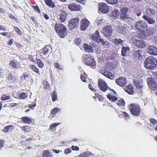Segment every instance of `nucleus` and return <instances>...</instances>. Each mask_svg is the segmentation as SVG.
<instances>
[{
    "label": "nucleus",
    "mask_w": 157,
    "mask_h": 157,
    "mask_svg": "<svg viewBox=\"0 0 157 157\" xmlns=\"http://www.w3.org/2000/svg\"><path fill=\"white\" fill-rule=\"evenodd\" d=\"M54 29L56 33L59 37L64 38L67 34L68 30L66 26L62 24L56 23L54 26Z\"/></svg>",
    "instance_id": "1"
},
{
    "label": "nucleus",
    "mask_w": 157,
    "mask_h": 157,
    "mask_svg": "<svg viewBox=\"0 0 157 157\" xmlns=\"http://www.w3.org/2000/svg\"><path fill=\"white\" fill-rule=\"evenodd\" d=\"M131 40L135 46L138 48H143L146 45V43L143 40L140 34L132 37Z\"/></svg>",
    "instance_id": "2"
},
{
    "label": "nucleus",
    "mask_w": 157,
    "mask_h": 157,
    "mask_svg": "<svg viewBox=\"0 0 157 157\" xmlns=\"http://www.w3.org/2000/svg\"><path fill=\"white\" fill-rule=\"evenodd\" d=\"M144 64L146 69L149 70H153L157 65V61L154 57L149 56L146 59Z\"/></svg>",
    "instance_id": "3"
},
{
    "label": "nucleus",
    "mask_w": 157,
    "mask_h": 157,
    "mask_svg": "<svg viewBox=\"0 0 157 157\" xmlns=\"http://www.w3.org/2000/svg\"><path fill=\"white\" fill-rule=\"evenodd\" d=\"M128 108L132 115L135 116H138L140 115L141 109L139 104L132 103L128 105Z\"/></svg>",
    "instance_id": "4"
},
{
    "label": "nucleus",
    "mask_w": 157,
    "mask_h": 157,
    "mask_svg": "<svg viewBox=\"0 0 157 157\" xmlns=\"http://www.w3.org/2000/svg\"><path fill=\"white\" fill-rule=\"evenodd\" d=\"M82 58L87 65L90 66L93 69L95 68L96 63L93 56L85 54L83 56Z\"/></svg>",
    "instance_id": "5"
},
{
    "label": "nucleus",
    "mask_w": 157,
    "mask_h": 157,
    "mask_svg": "<svg viewBox=\"0 0 157 157\" xmlns=\"http://www.w3.org/2000/svg\"><path fill=\"white\" fill-rule=\"evenodd\" d=\"M147 23L144 21L139 20L136 24L135 28L138 30H143L147 28Z\"/></svg>",
    "instance_id": "6"
},
{
    "label": "nucleus",
    "mask_w": 157,
    "mask_h": 157,
    "mask_svg": "<svg viewBox=\"0 0 157 157\" xmlns=\"http://www.w3.org/2000/svg\"><path fill=\"white\" fill-rule=\"evenodd\" d=\"M148 86L150 89L155 90L157 89V83L155 80L152 78H148L147 80Z\"/></svg>",
    "instance_id": "7"
},
{
    "label": "nucleus",
    "mask_w": 157,
    "mask_h": 157,
    "mask_svg": "<svg viewBox=\"0 0 157 157\" xmlns=\"http://www.w3.org/2000/svg\"><path fill=\"white\" fill-rule=\"evenodd\" d=\"M51 50L52 48L49 45H45L42 49L40 51V56L43 57L48 55L51 52Z\"/></svg>",
    "instance_id": "8"
},
{
    "label": "nucleus",
    "mask_w": 157,
    "mask_h": 157,
    "mask_svg": "<svg viewBox=\"0 0 157 157\" xmlns=\"http://www.w3.org/2000/svg\"><path fill=\"white\" fill-rule=\"evenodd\" d=\"M128 10V9L127 7H124L121 9V13H120V19L125 21L129 18L127 14Z\"/></svg>",
    "instance_id": "9"
},
{
    "label": "nucleus",
    "mask_w": 157,
    "mask_h": 157,
    "mask_svg": "<svg viewBox=\"0 0 157 157\" xmlns=\"http://www.w3.org/2000/svg\"><path fill=\"white\" fill-rule=\"evenodd\" d=\"M79 22V19L76 17L71 19L69 22V27L71 29H74L78 26Z\"/></svg>",
    "instance_id": "10"
},
{
    "label": "nucleus",
    "mask_w": 157,
    "mask_h": 157,
    "mask_svg": "<svg viewBox=\"0 0 157 157\" xmlns=\"http://www.w3.org/2000/svg\"><path fill=\"white\" fill-rule=\"evenodd\" d=\"M67 15L65 11L62 10L60 11L59 14L58 15L57 18L62 23L64 22L67 18Z\"/></svg>",
    "instance_id": "11"
},
{
    "label": "nucleus",
    "mask_w": 157,
    "mask_h": 157,
    "mask_svg": "<svg viewBox=\"0 0 157 157\" xmlns=\"http://www.w3.org/2000/svg\"><path fill=\"white\" fill-rule=\"evenodd\" d=\"M99 11L104 13H107L109 10L108 6L104 3L99 4Z\"/></svg>",
    "instance_id": "12"
},
{
    "label": "nucleus",
    "mask_w": 157,
    "mask_h": 157,
    "mask_svg": "<svg viewBox=\"0 0 157 157\" xmlns=\"http://www.w3.org/2000/svg\"><path fill=\"white\" fill-rule=\"evenodd\" d=\"M103 33L106 37L111 35L113 29L110 26L107 25L104 27L102 29Z\"/></svg>",
    "instance_id": "13"
},
{
    "label": "nucleus",
    "mask_w": 157,
    "mask_h": 157,
    "mask_svg": "<svg viewBox=\"0 0 157 157\" xmlns=\"http://www.w3.org/2000/svg\"><path fill=\"white\" fill-rule=\"evenodd\" d=\"M98 84L100 89L101 91L105 92L107 90L108 86L105 82L103 81L101 79L99 80Z\"/></svg>",
    "instance_id": "14"
},
{
    "label": "nucleus",
    "mask_w": 157,
    "mask_h": 157,
    "mask_svg": "<svg viewBox=\"0 0 157 157\" xmlns=\"http://www.w3.org/2000/svg\"><path fill=\"white\" fill-rule=\"evenodd\" d=\"M80 29L82 31H84L89 25V21L86 19L84 18L81 21Z\"/></svg>",
    "instance_id": "15"
},
{
    "label": "nucleus",
    "mask_w": 157,
    "mask_h": 157,
    "mask_svg": "<svg viewBox=\"0 0 157 157\" xmlns=\"http://www.w3.org/2000/svg\"><path fill=\"white\" fill-rule=\"evenodd\" d=\"M117 84L121 86H124L126 84V79L124 77H120L116 80Z\"/></svg>",
    "instance_id": "16"
},
{
    "label": "nucleus",
    "mask_w": 157,
    "mask_h": 157,
    "mask_svg": "<svg viewBox=\"0 0 157 157\" xmlns=\"http://www.w3.org/2000/svg\"><path fill=\"white\" fill-rule=\"evenodd\" d=\"M155 10L150 7L147 8L144 12V15L146 16L151 17L155 14Z\"/></svg>",
    "instance_id": "17"
},
{
    "label": "nucleus",
    "mask_w": 157,
    "mask_h": 157,
    "mask_svg": "<svg viewBox=\"0 0 157 157\" xmlns=\"http://www.w3.org/2000/svg\"><path fill=\"white\" fill-rule=\"evenodd\" d=\"M68 8L71 11H79L80 10V6L79 5H76L74 3H72L68 6Z\"/></svg>",
    "instance_id": "18"
},
{
    "label": "nucleus",
    "mask_w": 157,
    "mask_h": 157,
    "mask_svg": "<svg viewBox=\"0 0 157 157\" xmlns=\"http://www.w3.org/2000/svg\"><path fill=\"white\" fill-rule=\"evenodd\" d=\"M148 52L149 54L152 55H157V48L154 45H151L148 48Z\"/></svg>",
    "instance_id": "19"
},
{
    "label": "nucleus",
    "mask_w": 157,
    "mask_h": 157,
    "mask_svg": "<svg viewBox=\"0 0 157 157\" xmlns=\"http://www.w3.org/2000/svg\"><path fill=\"white\" fill-rule=\"evenodd\" d=\"M142 52L140 50L135 51L134 52V57L136 59L142 60L143 59L142 55Z\"/></svg>",
    "instance_id": "20"
},
{
    "label": "nucleus",
    "mask_w": 157,
    "mask_h": 157,
    "mask_svg": "<svg viewBox=\"0 0 157 157\" xmlns=\"http://www.w3.org/2000/svg\"><path fill=\"white\" fill-rule=\"evenodd\" d=\"M83 48L85 51L87 53H93V49L92 47L88 44L84 43L83 44Z\"/></svg>",
    "instance_id": "21"
},
{
    "label": "nucleus",
    "mask_w": 157,
    "mask_h": 157,
    "mask_svg": "<svg viewBox=\"0 0 157 157\" xmlns=\"http://www.w3.org/2000/svg\"><path fill=\"white\" fill-rule=\"evenodd\" d=\"M124 90L129 94H133L134 92L133 86L130 84L126 86L125 87Z\"/></svg>",
    "instance_id": "22"
},
{
    "label": "nucleus",
    "mask_w": 157,
    "mask_h": 157,
    "mask_svg": "<svg viewBox=\"0 0 157 157\" xmlns=\"http://www.w3.org/2000/svg\"><path fill=\"white\" fill-rule=\"evenodd\" d=\"M93 156L92 153L90 151H87L80 154L77 157H92Z\"/></svg>",
    "instance_id": "23"
},
{
    "label": "nucleus",
    "mask_w": 157,
    "mask_h": 157,
    "mask_svg": "<svg viewBox=\"0 0 157 157\" xmlns=\"http://www.w3.org/2000/svg\"><path fill=\"white\" fill-rule=\"evenodd\" d=\"M149 16H146L145 15H143L142 16L143 18L150 24H154L155 21L152 18L150 17Z\"/></svg>",
    "instance_id": "24"
},
{
    "label": "nucleus",
    "mask_w": 157,
    "mask_h": 157,
    "mask_svg": "<svg viewBox=\"0 0 157 157\" xmlns=\"http://www.w3.org/2000/svg\"><path fill=\"white\" fill-rule=\"evenodd\" d=\"M111 16L113 18H116L120 15V13L118 10L114 9L110 13Z\"/></svg>",
    "instance_id": "25"
},
{
    "label": "nucleus",
    "mask_w": 157,
    "mask_h": 157,
    "mask_svg": "<svg viewBox=\"0 0 157 157\" xmlns=\"http://www.w3.org/2000/svg\"><path fill=\"white\" fill-rule=\"evenodd\" d=\"M9 64L13 68L18 69L20 67L19 63H16L13 60H11Z\"/></svg>",
    "instance_id": "26"
},
{
    "label": "nucleus",
    "mask_w": 157,
    "mask_h": 157,
    "mask_svg": "<svg viewBox=\"0 0 157 157\" xmlns=\"http://www.w3.org/2000/svg\"><path fill=\"white\" fill-rule=\"evenodd\" d=\"M100 36L98 31V30H96L95 33L92 35L91 38L94 41L97 42L100 38Z\"/></svg>",
    "instance_id": "27"
},
{
    "label": "nucleus",
    "mask_w": 157,
    "mask_h": 157,
    "mask_svg": "<svg viewBox=\"0 0 157 157\" xmlns=\"http://www.w3.org/2000/svg\"><path fill=\"white\" fill-rule=\"evenodd\" d=\"M14 127L13 125H11L4 127L3 131L5 132H12L14 129Z\"/></svg>",
    "instance_id": "28"
},
{
    "label": "nucleus",
    "mask_w": 157,
    "mask_h": 157,
    "mask_svg": "<svg viewBox=\"0 0 157 157\" xmlns=\"http://www.w3.org/2000/svg\"><path fill=\"white\" fill-rule=\"evenodd\" d=\"M29 67L30 69L38 75L40 74V72L38 68L35 65H30Z\"/></svg>",
    "instance_id": "29"
},
{
    "label": "nucleus",
    "mask_w": 157,
    "mask_h": 157,
    "mask_svg": "<svg viewBox=\"0 0 157 157\" xmlns=\"http://www.w3.org/2000/svg\"><path fill=\"white\" fill-rule=\"evenodd\" d=\"M103 75L106 77L111 79H113L114 78V75L112 73L110 72L104 71L103 73Z\"/></svg>",
    "instance_id": "30"
},
{
    "label": "nucleus",
    "mask_w": 157,
    "mask_h": 157,
    "mask_svg": "<svg viewBox=\"0 0 157 157\" xmlns=\"http://www.w3.org/2000/svg\"><path fill=\"white\" fill-rule=\"evenodd\" d=\"M47 5L50 7L54 8L55 7L54 3L52 0H44Z\"/></svg>",
    "instance_id": "31"
},
{
    "label": "nucleus",
    "mask_w": 157,
    "mask_h": 157,
    "mask_svg": "<svg viewBox=\"0 0 157 157\" xmlns=\"http://www.w3.org/2000/svg\"><path fill=\"white\" fill-rule=\"evenodd\" d=\"M129 50V48L128 47H123L121 51V55L123 56H126L127 55L126 52L128 51Z\"/></svg>",
    "instance_id": "32"
},
{
    "label": "nucleus",
    "mask_w": 157,
    "mask_h": 157,
    "mask_svg": "<svg viewBox=\"0 0 157 157\" xmlns=\"http://www.w3.org/2000/svg\"><path fill=\"white\" fill-rule=\"evenodd\" d=\"M21 119L24 123H27L28 124H30L32 122L31 119L27 117H22Z\"/></svg>",
    "instance_id": "33"
},
{
    "label": "nucleus",
    "mask_w": 157,
    "mask_h": 157,
    "mask_svg": "<svg viewBox=\"0 0 157 157\" xmlns=\"http://www.w3.org/2000/svg\"><path fill=\"white\" fill-rule=\"evenodd\" d=\"M107 98L111 101L115 102L117 100V98L115 96L108 94L107 95Z\"/></svg>",
    "instance_id": "34"
},
{
    "label": "nucleus",
    "mask_w": 157,
    "mask_h": 157,
    "mask_svg": "<svg viewBox=\"0 0 157 157\" xmlns=\"http://www.w3.org/2000/svg\"><path fill=\"white\" fill-rule=\"evenodd\" d=\"M113 42L116 44H121L123 45V41L120 38L113 39Z\"/></svg>",
    "instance_id": "35"
},
{
    "label": "nucleus",
    "mask_w": 157,
    "mask_h": 157,
    "mask_svg": "<svg viewBox=\"0 0 157 157\" xmlns=\"http://www.w3.org/2000/svg\"><path fill=\"white\" fill-rule=\"evenodd\" d=\"M51 96L52 98V100L53 101H55L57 100V95L56 91H53L52 93Z\"/></svg>",
    "instance_id": "36"
},
{
    "label": "nucleus",
    "mask_w": 157,
    "mask_h": 157,
    "mask_svg": "<svg viewBox=\"0 0 157 157\" xmlns=\"http://www.w3.org/2000/svg\"><path fill=\"white\" fill-rule=\"evenodd\" d=\"M35 61L39 67L41 68L44 67L43 63L40 59L36 58L35 59Z\"/></svg>",
    "instance_id": "37"
},
{
    "label": "nucleus",
    "mask_w": 157,
    "mask_h": 157,
    "mask_svg": "<svg viewBox=\"0 0 157 157\" xmlns=\"http://www.w3.org/2000/svg\"><path fill=\"white\" fill-rule=\"evenodd\" d=\"M43 157H51V155L48 150H44L42 154Z\"/></svg>",
    "instance_id": "38"
},
{
    "label": "nucleus",
    "mask_w": 157,
    "mask_h": 157,
    "mask_svg": "<svg viewBox=\"0 0 157 157\" xmlns=\"http://www.w3.org/2000/svg\"><path fill=\"white\" fill-rule=\"evenodd\" d=\"M21 129L24 131L27 132L30 131V127L28 126L25 125L21 127Z\"/></svg>",
    "instance_id": "39"
},
{
    "label": "nucleus",
    "mask_w": 157,
    "mask_h": 157,
    "mask_svg": "<svg viewBox=\"0 0 157 157\" xmlns=\"http://www.w3.org/2000/svg\"><path fill=\"white\" fill-rule=\"evenodd\" d=\"M117 104L119 106L124 107L125 105V101L123 99L121 98L120 100L118 101Z\"/></svg>",
    "instance_id": "40"
},
{
    "label": "nucleus",
    "mask_w": 157,
    "mask_h": 157,
    "mask_svg": "<svg viewBox=\"0 0 157 157\" xmlns=\"http://www.w3.org/2000/svg\"><path fill=\"white\" fill-rule=\"evenodd\" d=\"M19 97L21 99H24L27 97V95L25 93L22 92L19 94Z\"/></svg>",
    "instance_id": "41"
},
{
    "label": "nucleus",
    "mask_w": 157,
    "mask_h": 157,
    "mask_svg": "<svg viewBox=\"0 0 157 157\" xmlns=\"http://www.w3.org/2000/svg\"><path fill=\"white\" fill-rule=\"evenodd\" d=\"M60 109L58 108H54L52 109L51 113L52 114H55L57 112L60 111Z\"/></svg>",
    "instance_id": "42"
},
{
    "label": "nucleus",
    "mask_w": 157,
    "mask_h": 157,
    "mask_svg": "<svg viewBox=\"0 0 157 157\" xmlns=\"http://www.w3.org/2000/svg\"><path fill=\"white\" fill-rule=\"evenodd\" d=\"M43 85L44 89H48L50 87L49 84L47 81H44L43 83Z\"/></svg>",
    "instance_id": "43"
},
{
    "label": "nucleus",
    "mask_w": 157,
    "mask_h": 157,
    "mask_svg": "<svg viewBox=\"0 0 157 157\" xmlns=\"http://www.w3.org/2000/svg\"><path fill=\"white\" fill-rule=\"evenodd\" d=\"M109 4L114 5L116 4L118 0H105Z\"/></svg>",
    "instance_id": "44"
},
{
    "label": "nucleus",
    "mask_w": 157,
    "mask_h": 157,
    "mask_svg": "<svg viewBox=\"0 0 157 157\" xmlns=\"http://www.w3.org/2000/svg\"><path fill=\"white\" fill-rule=\"evenodd\" d=\"M10 98V97L9 96H7L6 95H3L1 97V100L3 101H5L7 100H8Z\"/></svg>",
    "instance_id": "45"
},
{
    "label": "nucleus",
    "mask_w": 157,
    "mask_h": 157,
    "mask_svg": "<svg viewBox=\"0 0 157 157\" xmlns=\"http://www.w3.org/2000/svg\"><path fill=\"white\" fill-rule=\"evenodd\" d=\"M29 75L27 73L25 72L21 76V78H23V79L22 80H26V78H29Z\"/></svg>",
    "instance_id": "46"
},
{
    "label": "nucleus",
    "mask_w": 157,
    "mask_h": 157,
    "mask_svg": "<svg viewBox=\"0 0 157 157\" xmlns=\"http://www.w3.org/2000/svg\"><path fill=\"white\" fill-rule=\"evenodd\" d=\"M146 33L148 36H151L153 33V30L152 29H147Z\"/></svg>",
    "instance_id": "47"
},
{
    "label": "nucleus",
    "mask_w": 157,
    "mask_h": 157,
    "mask_svg": "<svg viewBox=\"0 0 157 157\" xmlns=\"http://www.w3.org/2000/svg\"><path fill=\"white\" fill-rule=\"evenodd\" d=\"M95 96L97 98H98L99 101H102L103 100V98L102 96L96 93L95 94Z\"/></svg>",
    "instance_id": "48"
},
{
    "label": "nucleus",
    "mask_w": 157,
    "mask_h": 157,
    "mask_svg": "<svg viewBox=\"0 0 157 157\" xmlns=\"http://www.w3.org/2000/svg\"><path fill=\"white\" fill-rule=\"evenodd\" d=\"M13 28L15 29V32L18 34L20 35L22 34V32L20 29L17 27H13Z\"/></svg>",
    "instance_id": "49"
},
{
    "label": "nucleus",
    "mask_w": 157,
    "mask_h": 157,
    "mask_svg": "<svg viewBox=\"0 0 157 157\" xmlns=\"http://www.w3.org/2000/svg\"><path fill=\"white\" fill-rule=\"evenodd\" d=\"M150 121L151 124L153 125L157 123V121L154 118H150Z\"/></svg>",
    "instance_id": "50"
},
{
    "label": "nucleus",
    "mask_w": 157,
    "mask_h": 157,
    "mask_svg": "<svg viewBox=\"0 0 157 157\" xmlns=\"http://www.w3.org/2000/svg\"><path fill=\"white\" fill-rule=\"evenodd\" d=\"M75 44L78 45L81 43V39L79 38H76L74 40Z\"/></svg>",
    "instance_id": "51"
},
{
    "label": "nucleus",
    "mask_w": 157,
    "mask_h": 157,
    "mask_svg": "<svg viewBox=\"0 0 157 157\" xmlns=\"http://www.w3.org/2000/svg\"><path fill=\"white\" fill-rule=\"evenodd\" d=\"M59 125V124L58 123H54L52 124H51L49 127L50 129L52 130L54 128L56 127V126Z\"/></svg>",
    "instance_id": "52"
},
{
    "label": "nucleus",
    "mask_w": 157,
    "mask_h": 157,
    "mask_svg": "<svg viewBox=\"0 0 157 157\" xmlns=\"http://www.w3.org/2000/svg\"><path fill=\"white\" fill-rule=\"evenodd\" d=\"M32 7L38 13H40V10L38 5H36L35 6H32Z\"/></svg>",
    "instance_id": "53"
},
{
    "label": "nucleus",
    "mask_w": 157,
    "mask_h": 157,
    "mask_svg": "<svg viewBox=\"0 0 157 157\" xmlns=\"http://www.w3.org/2000/svg\"><path fill=\"white\" fill-rule=\"evenodd\" d=\"M55 67L58 69L60 70L62 69V67L60 66V65L57 63H55L54 64Z\"/></svg>",
    "instance_id": "54"
},
{
    "label": "nucleus",
    "mask_w": 157,
    "mask_h": 157,
    "mask_svg": "<svg viewBox=\"0 0 157 157\" xmlns=\"http://www.w3.org/2000/svg\"><path fill=\"white\" fill-rule=\"evenodd\" d=\"M134 84L137 88H142V86H141L139 82H136L134 81Z\"/></svg>",
    "instance_id": "55"
},
{
    "label": "nucleus",
    "mask_w": 157,
    "mask_h": 157,
    "mask_svg": "<svg viewBox=\"0 0 157 157\" xmlns=\"http://www.w3.org/2000/svg\"><path fill=\"white\" fill-rule=\"evenodd\" d=\"M135 13L138 16H139L141 14V12L139 9H136L135 10Z\"/></svg>",
    "instance_id": "56"
},
{
    "label": "nucleus",
    "mask_w": 157,
    "mask_h": 157,
    "mask_svg": "<svg viewBox=\"0 0 157 157\" xmlns=\"http://www.w3.org/2000/svg\"><path fill=\"white\" fill-rule=\"evenodd\" d=\"M96 42L101 43L102 45H104L105 44V42L103 39L100 38Z\"/></svg>",
    "instance_id": "57"
},
{
    "label": "nucleus",
    "mask_w": 157,
    "mask_h": 157,
    "mask_svg": "<svg viewBox=\"0 0 157 157\" xmlns=\"http://www.w3.org/2000/svg\"><path fill=\"white\" fill-rule=\"evenodd\" d=\"M36 103H34L33 104L32 103L28 105V107L31 109H33L34 108V107L36 106Z\"/></svg>",
    "instance_id": "58"
},
{
    "label": "nucleus",
    "mask_w": 157,
    "mask_h": 157,
    "mask_svg": "<svg viewBox=\"0 0 157 157\" xmlns=\"http://www.w3.org/2000/svg\"><path fill=\"white\" fill-rule=\"evenodd\" d=\"M86 75L85 74H83L82 75H81V80L83 82H85L86 81V78L85 76Z\"/></svg>",
    "instance_id": "59"
},
{
    "label": "nucleus",
    "mask_w": 157,
    "mask_h": 157,
    "mask_svg": "<svg viewBox=\"0 0 157 157\" xmlns=\"http://www.w3.org/2000/svg\"><path fill=\"white\" fill-rule=\"evenodd\" d=\"M71 148L73 151H78L79 149V148L78 146H75L74 145H72L71 146Z\"/></svg>",
    "instance_id": "60"
},
{
    "label": "nucleus",
    "mask_w": 157,
    "mask_h": 157,
    "mask_svg": "<svg viewBox=\"0 0 157 157\" xmlns=\"http://www.w3.org/2000/svg\"><path fill=\"white\" fill-rule=\"evenodd\" d=\"M71 150L70 148H67L65 150L64 153L66 154H67L71 153Z\"/></svg>",
    "instance_id": "61"
},
{
    "label": "nucleus",
    "mask_w": 157,
    "mask_h": 157,
    "mask_svg": "<svg viewBox=\"0 0 157 157\" xmlns=\"http://www.w3.org/2000/svg\"><path fill=\"white\" fill-rule=\"evenodd\" d=\"M5 142L4 140L1 139L0 140V147H3L4 146V143Z\"/></svg>",
    "instance_id": "62"
},
{
    "label": "nucleus",
    "mask_w": 157,
    "mask_h": 157,
    "mask_svg": "<svg viewBox=\"0 0 157 157\" xmlns=\"http://www.w3.org/2000/svg\"><path fill=\"white\" fill-rule=\"evenodd\" d=\"M7 78L9 80H12L13 79V77L12 76V75L9 74L8 75Z\"/></svg>",
    "instance_id": "63"
},
{
    "label": "nucleus",
    "mask_w": 157,
    "mask_h": 157,
    "mask_svg": "<svg viewBox=\"0 0 157 157\" xmlns=\"http://www.w3.org/2000/svg\"><path fill=\"white\" fill-rule=\"evenodd\" d=\"M13 42V39H11L9 40L8 44L9 45H11Z\"/></svg>",
    "instance_id": "64"
}]
</instances>
